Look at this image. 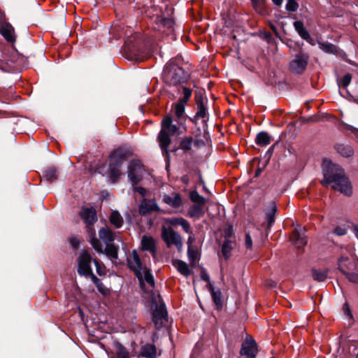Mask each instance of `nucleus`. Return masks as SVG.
Returning <instances> with one entry per match:
<instances>
[{
    "mask_svg": "<svg viewBox=\"0 0 358 358\" xmlns=\"http://www.w3.org/2000/svg\"><path fill=\"white\" fill-rule=\"evenodd\" d=\"M199 255L197 248L194 247L188 248L187 256L192 265H194L196 264V262L199 259Z\"/></svg>",
    "mask_w": 358,
    "mask_h": 358,
    "instance_id": "obj_30",
    "label": "nucleus"
},
{
    "mask_svg": "<svg viewBox=\"0 0 358 358\" xmlns=\"http://www.w3.org/2000/svg\"><path fill=\"white\" fill-rule=\"evenodd\" d=\"M0 34L9 43H14L16 35L14 27L8 22H2L0 25Z\"/></svg>",
    "mask_w": 358,
    "mask_h": 358,
    "instance_id": "obj_16",
    "label": "nucleus"
},
{
    "mask_svg": "<svg viewBox=\"0 0 358 358\" xmlns=\"http://www.w3.org/2000/svg\"><path fill=\"white\" fill-rule=\"evenodd\" d=\"M350 129L355 133V134H358V129L351 127Z\"/></svg>",
    "mask_w": 358,
    "mask_h": 358,
    "instance_id": "obj_61",
    "label": "nucleus"
},
{
    "mask_svg": "<svg viewBox=\"0 0 358 358\" xmlns=\"http://www.w3.org/2000/svg\"><path fill=\"white\" fill-rule=\"evenodd\" d=\"M201 278L205 282H209L210 281V276L208 274V273L205 270H202L201 272Z\"/></svg>",
    "mask_w": 358,
    "mask_h": 358,
    "instance_id": "obj_53",
    "label": "nucleus"
},
{
    "mask_svg": "<svg viewBox=\"0 0 358 358\" xmlns=\"http://www.w3.org/2000/svg\"><path fill=\"white\" fill-rule=\"evenodd\" d=\"M183 96L180 98L178 102L185 104L192 96V90L187 87H182Z\"/></svg>",
    "mask_w": 358,
    "mask_h": 358,
    "instance_id": "obj_38",
    "label": "nucleus"
},
{
    "mask_svg": "<svg viewBox=\"0 0 358 358\" xmlns=\"http://www.w3.org/2000/svg\"><path fill=\"white\" fill-rule=\"evenodd\" d=\"M305 232V228L297 226L290 236V241L298 248L304 247L307 243Z\"/></svg>",
    "mask_w": 358,
    "mask_h": 358,
    "instance_id": "obj_12",
    "label": "nucleus"
},
{
    "mask_svg": "<svg viewBox=\"0 0 358 358\" xmlns=\"http://www.w3.org/2000/svg\"><path fill=\"white\" fill-rule=\"evenodd\" d=\"M184 220L182 217H172L168 220V222L173 226H180Z\"/></svg>",
    "mask_w": 358,
    "mask_h": 358,
    "instance_id": "obj_46",
    "label": "nucleus"
},
{
    "mask_svg": "<svg viewBox=\"0 0 358 358\" xmlns=\"http://www.w3.org/2000/svg\"><path fill=\"white\" fill-rule=\"evenodd\" d=\"M106 254L114 259L117 258V248L113 244H107L105 249Z\"/></svg>",
    "mask_w": 358,
    "mask_h": 358,
    "instance_id": "obj_35",
    "label": "nucleus"
},
{
    "mask_svg": "<svg viewBox=\"0 0 358 358\" xmlns=\"http://www.w3.org/2000/svg\"><path fill=\"white\" fill-rule=\"evenodd\" d=\"M163 23H164V24H169V25H171V24H172V22H171V20H169V19H164V20H163Z\"/></svg>",
    "mask_w": 358,
    "mask_h": 358,
    "instance_id": "obj_59",
    "label": "nucleus"
},
{
    "mask_svg": "<svg viewBox=\"0 0 358 358\" xmlns=\"http://www.w3.org/2000/svg\"><path fill=\"white\" fill-rule=\"evenodd\" d=\"M350 351L352 352L356 357L358 356V346L356 343H353L350 347Z\"/></svg>",
    "mask_w": 358,
    "mask_h": 358,
    "instance_id": "obj_54",
    "label": "nucleus"
},
{
    "mask_svg": "<svg viewBox=\"0 0 358 358\" xmlns=\"http://www.w3.org/2000/svg\"><path fill=\"white\" fill-rule=\"evenodd\" d=\"M110 221L115 227L120 228L123 223V218L117 211H113L110 216Z\"/></svg>",
    "mask_w": 358,
    "mask_h": 358,
    "instance_id": "obj_29",
    "label": "nucleus"
},
{
    "mask_svg": "<svg viewBox=\"0 0 358 358\" xmlns=\"http://www.w3.org/2000/svg\"><path fill=\"white\" fill-rule=\"evenodd\" d=\"M162 238L168 248L175 245L179 251L182 250V238L180 235L176 232L171 227H162Z\"/></svg>",
    "mask_w": 358,
    "mask_h": 358,
    "instance_id": "obj_7",
    "label": "nucleus"
},
{
    "mask_svg": "<svg viewBox=\"0 0 358 358\" xmlns=\"http://www.w3.org/2000/svg\"><path fill=\"white\" fill-rule=\"evenodd\" d=\"M163 78L167 84L176 85L185 82L187 79V74L180 66L169 64L164 70Z\"/></svg>",
    "mask_w": 358,
    "mask_h": 358,
    "instance_id": "obj_5",
    "label": "nucleus"
},
{
    "mask_svg": "<svg viewBox=\"0 0 358 358\" xmlns=\"http://www.w3.org/2000/svg\"><path fill=\"white\" fill-rule=\"evenodd\" d=\"M86 276H90L94 284L98 283L100 280L92 273V271H90V273H87Z\"/></svg>",
    "mask_w": 358,
    "mask_h": 358,
    "instance_id": "obj_55",
    "label": "nucleus"
},
{
    "mask_svg": "<svg viewBox=\"0 0 358 358\" xmlns=\"http://www.w3.org/2000/svg\"><path fill=\"white\" fill-rule=\"evenodd\" d=\"M272 1L275 5L280 6L282 5L283 0H272Z\"/></svg>",
    "mask_w": 358,
    "mask_h": 358,
    "instance_id": "obj_58",
    "label": "nucleus"
},
{
    "mask_svg": "<svg viewBox=\"0 0 358 358\" xmlns=\"http://www.w3.org/2000/svg\"><path fill=\"white\" fill-rule=\"evenodd\" d=\"M163 201L173 208H178L182 205V199L178 193H173L170 195L165 194Z\"/></svg>",
    "mask_w": 358,
    "mask_h": 358,
    "instance_id": "obj_18",
    "label": "nucleus"
},
{
    "mask_svg": "<svg viewBox=\"0 0 358 358\" xmlns=\"http://www.w3.org/2000/svg\"><path fill=\"white\" fill-rule=\"evenodd\" d=\"M260 173H261V169H259L258 170H257V171H256V173H255V176H256V177L259 176V175L260 174Z\"/></svg>",
    "mask_w": 358,
    "mask_h": 358,
    "instance_id": "obj_62",
    "label": "nucleus"
},
{
    "mask_svg": "<svg viewBox=\"0 0 358 358\" xmlns=\"http://www.w3.org/2000/svg\"><path fill=\"white\" fill-rule=\"evenodd\" d=\"M185 105L182 103L177 102L174 104V113L178 120H181L183 118L185 113Z\"/></svg>",
    "mask_w": 358,
    "mask_h": 358,
    "instance_id": "obj_31",
    "label": "nucleus"
},
{
    "mask_svg": "<svg viewBox=\"0 0 358 358\" xmlns=\"http://www.w3.org/2000/svg\"><path fill=\"white\" fill-rule=\"evenodd\" d=\"M348 260V258L347 257H341L339 258L338 259V269L341 271H343L344 269L343 268V266H342V263L343 262H345Z\"/></svg>",
    "mask_w": 358,
    "mask_h": 358,
    "instance_id": "obj_56",
    "label": "nucleus"
},
{
    "mask_svg": "<svg viewBox=\"0 0 358 358\" xmlns=\"http://www.w3.org/2000/svg\"><path fill=\"white\" fill-rule=\"evenodd\" d=\"M127 263L129 268L134 272L135 275L137 273L140 274L141 271L146 267L143 266L141 259L135 250L128 255Z\"/></svg>",
    "mask_w": 358,
    "mask_h": 358,
    "instance_id": "obj_14",
    "label": "nucleus"
},
{
    "mask_svg": "<svg viewBox=\"0 0 358 358\" xmlns=\"http://www.w3.org/2000/svg\"><path fill=\"white\" fill-rule=\"evenodd\" d=\"M190 199L194 203H195L197 205L205 204V199L196 191L191 192Z\"/></svg>",
    "mask_w": 358,
    "mask_h": 358,
    "instance_id": "obj_34",
    "label": "nucleus"
},
{
    "mask_svg": "<svg viewBox=\"0 0 358 358\" xmlns=\"http://www.w3.org/2000/svg\"><path fill=\"white\" fill-rule=\"evenodd\" d=\"M348 279L349 281L357 283L358 282V273H348L345 270L341 271Z\"/></svg>",
    "mask_w": 358,
    "mask_h": 358,
    "instance_id": "obj_42",
    "label": "nucleus"
},
{
    "mask_svg": "<svg viewBox=\"0 0 358 358\" xmlns=\"http://www.w3.org/2000/svg\"><path fill=\"white\" fill-rule=\"evenodd\" d=\"M354 233L357 238L358 239V227H354Z\"/></svg>",
    "mask_w": 358,
    "mask_h": 358,
    "instance_id": "obj_60",
    "label": "nucleus"
},
{
    "mask_svg": "<svg viewBox=\"0 0 358 358\" xmlns=\"http://www.w3.org/2000/svg\"><path fill=\"white\" fill-rule=\"evenodd\" d=\"M277 212V206L275 203H272L266 212V220L268 222V227H271L275 221V215Z\"/></svg>",
    "mask_w": 358,
    "mask_h": 358,
    "instance_id": "obj_28",
    "label": "nucleus"
},
{
    "mask_svg": "<svg viewBox=\"0 0 358 358\" xmlns=\"http://www.w3.org/2000/svg\"><path fill=\"white\" fill-rule=\"evenodd\" d=\"M323 176L322 184L324 186H331L335 190H338L346 196H350L352 193V186L346 178L343 169L338 165L332 164L325 159L323 162Z\"/></svg>",
    "mask_w": 358,
    "mask_h": 358,
    "instance_id": "obj_1",
    "label": "nucleus"
},
{
    "mask_svg": "<svg viewBox=\"0 0 358 358\" xmlns=\"http://www.w3.org/2000/svg\"><path fill=\"white\" fill-rule=\"evenodd\" d=\"M189 214L192 217H201L204 214L203 205H193L189 211Z\"/></svg>",
    "mask_w": 358,
    "mask_h": 358,
    "instance_id": "obj_26",
    "label": "nucleus"
},
{
    "mask_svg": "<svg viewBox=\"0 0 358 358\" xmlns=\"http://www.w3.org/2000/svg\"><path fill=\"white\" fill-rule=\"evenodd\" d=\"M257 352V344L251 338H246L242 344L241 354L246 358H255Z\"/></svg>",
    "mask_w": 358,
    "mask_h": 358,
    "instance_id": "obj_13",
    "label": "nucleus"
},
{
    "mask_svg": "<svg viewBox=\"0 0 358 358\" xmlns=\"http://www.w3.org/2000/svg\"><path fill=\"white\" fill-rule=\"evenodd\" d=\"M294 26L295 29L302 38L305 40H308L310 38L309 33L304 27L303 23L302 22L296 21L294 22Z\"/></svg>",
    "mask_w": 358,
    "mask_h": 358,
    "instance_id": "obj_23",
    "label": "nucleus"
},
{
    "mask_svg": "<svg viewBox=\"0 0 358 358\" xmlns=\"http://www.w3.org/2000/svg\"><path fill=\"white\" fill-rule=\"evenodd\" d=\"M299 5L295 0H287L286 4V9L289 11H296L298 9Z\"/></svg>",
    "mask_w": 358,
    "mask_h": 358,
    "instance_id": "obj_44",
    "label": "nucleus"
},
{
    "mask_svg": "<svg viewBox=\"0 0 358 358\" xmlns=\"http://www.w3.org/2000/svg\"><path fill=\"white\" fill-rule=\"evenodd\" d=\"M95 285L101 294L106 296L109 294V289L104 286L101 280L98 283H96Z\"/></svg>",
    "mask_w": 358,
    "mask_h": 358,
    "instance_id": "obj_45",
    "label": "nucleus"
},
{
    "mask_svg": "<svg viewBox=\"0 0 358 358\" xmlns=\"http://www.w3.org/2000/svg\"><path fill=\"white\" fill-rule=\"evenodd\" d=\"M141 248L142 250L149 252L154 257L157 255L156 241L150 236L143 235L142 236Z\"/></svg>",
    "mask_w": 358,
    "mask_h": 358,
    "instance_id": "obj_15",
    "label": "nucleus"
},
{
    "mask_svg": "<svg viewBox=\"0 0 358 358\" xmlns=\"http://www.w3.org/2000/svg\"><path fill=\"white\" fill-rule=\"evenodd\" d=\"M152 320L156 329H161L167 320V312L164 303L156 305L152 313Z\"/></svg>",
    "mask_w": 358,
    "mask_h": 358,
    "instance_id": "obj_10",
    "label": "nucleus"
},
{
    "mask_svg": "<svg viewBox=\"0 0 358 358\" xmlns=\"http://www.w3.org/2000/svg\"><path fill=\"white\" fill-rule=\"evenodd\" d=\"M180 227L187 234H192V229L189 222L186 220H182Z\"/></svg>",
    "mask_w": 358,
    "mask_h": 358,
    "instance_id": "obj_49",
    "label": "nucleus"
},
{
    "mask_svg": "<svg viewBox=\"0 0 358 358\" xmlns=\"http://www.w3.org/2000/svg\"><path fill=\"white\" fill-rule=\"evenodd\" d=\"M117 358H129V352L127 351L125 348L122 345H119L117 350Z\"/></svg>",
    "mask_w": 358,
    "mask_h": 358,
    "instance_id": "obj_43",
    "label": "nucleus"
},
{
    "mask_svg": "<svg viewBox=\"0 0 358 358\" xmlns=\"http://www.w3.org/2000/svg\"><path fill=\"white\" fill-rule=\"evenodd\" d=\"M134 191L138 192L143 199L139 206V213L145 215L152 211L159 210L155 199L152 198V192L142 187H134Z\"/></svg>",
    "mask_w": 358,
    "mask_h": 358,
    "instance_id": "obj_6",
    "label": "nucleus"
},
{
    "mask_svg": "<svg viewBox=\"0 0 358 358\" xmlns=\"http://www.w3.org/2000/svg\"><path fill=\"white\" fill-rule=\"evenodd\" d=\"M136 276L138 278L142 289L145 292H147V290L145 289V282H146L151 288L154 287V278L147 267L141 271L140 274L137 273Z\"/></svg>",
    "mask_w": 358,
    "mask_h": 358,
    "instance_id": "obj_17",
    "label": "nucleus"
},
{
    "mask_svg": "<svg viewBox=\"0 0 358 358\" xmlns=\"http://www.w3.org/2000/svg\"><path fill=\"white\" fill-rule=\"evenodd\" d=\"M57 174L56 169L50 168L45 171L43 177L46 180L52 182L57 178Z\"/></svg>",
    "mask_w": 358,
    "mask_h": 358,
    "instance_id": "obj_33",
    "label": "nucleus"
},
{
    "mask_svg": "<svg viewBox=\"0 0 358 358\" xmlns=\"http://www.w3.org/2000/svg\"><path fill=\"white\" fill-rule=\"evenodd\" d=\"M210 287L211 289V295L217 307L222 306L221 292L220 291L214 290L211 285H210Z\"/></svg>",
    "mask_w": 358,
    "mask_h": 358,
    "instance_id": "obj_36",
    "label": "nucleus"
},
{
    "mask_svg": "<svg viewBox=\"0 0 358 358\" xmlns=\"http://www.w3.org/2000/svg\"><path fill=\"white\" fill-rule=\"evenodd\" d=\"M312 276L315 280L323 282L327 277V270L313 268Z\"/></svg>",
    "mask_w": 358,
    "mask_h": 358,
    "instance_id": "obj_25",
    "label": "nucleus"
},
{
    "mask_svg": "<svg viewBox=\"0 0 358 358\" xmlns=\"http://www.w3.org/2000/svg\"><path fill=\"white\" fill-rule=\"evenodd\" d=\"M343 314L345 315H346L347 317H348L349 318H352V314H351V312H350V308H349V306L347 303H345L344 305H343Z\"/></svg>",
    "mask_w": 358,
    "mask_h": 358,
    "instance_id": "obj_51",
    "label": "nucleus"
},
{
    "mask_svg": "<svg viewBox=\"0 0 358 358\" xmlns=\"http://www.w3.org/2000/svg\"><path fill=\"white\" fill-rule=\"evenodd\" d=\"M207 115V109L202 101L197 103L196 116L201 118H205Z\"/></svg>",
    "mask_w": 358,
    "mask_h": 358,
    "instance_id": "obj_37",
    "label": "nucleus"
},
{
    "mask_svg": "<svg viewBox=\"0 0 358 358\" xmlns=\"http://www.w3.org/2000/svg\"><path fill=\"white\" fill-rule=\"evenodd\" d=\"M144 169L139 161H131L128 166V177L132 183L133 188L136 187L143 178Z\"/></svg>",
    "mask_w": 358,
    "mask_h": 358,
    "instance_id": "obj_8",
    "label": "nucleus"
},
{
    "mask_svg": "<svg viewBox=\"0 0 358 358\" xmlns=\"http://www.w3.org/2000/svg\"><path fill=\"white\" fill-rule=\"evenodd\" d=\"M351 80H352L351 75L349 73H347L338 82V85L343 88H346L348 86V85L350 83Z\"/></svg>",
    "mask_w": 358,
    "mask_h": 358,
    "instance_id": "obj_41",
    "label": "nucleus"
},
{
    "mask_svg": "<svg viewBox=\"0 0 358 358\" xmlns=\"http://www.w3.org/2000/svg\"><path fill=\"white\" fill-rule=\"evenodd\" d=\"M334 234L340 236H344L347 234V229L343 227L338 226L334 229Z\"/></svg>",
    "mask_w": 358,
    "mask_h": 358,
    "instance_id": "obj_48",
    "label": "nucleus"
},
{
    "mask_svg": "<svg viewBox=\"0 0 358 358\" xmlns=\"http://www.w3.org/2000/svg\"><path fill=\"white\" fill-rule=\"evenodd\" d=\"M92 257L90 255L85 251L82 252L78 257V273L80 275H87L90 273Z\"/></svg>",
    "mask_w": 358,
    "mask_h": 358,
    "instance_id": "obj_11",
    "label": "nucleus"
},
{
    "mask_svg": "<svg viewBox=\"0 0 358 358\" xmlns=\"http://www.w3.org/2000/svg\"><path fill=\"white\" fill-rule=\"evenodd\" d=\"M232 250V242L229 240H225L222 247V252L225 259H228Z\"/></svg>",
    "mask_w": 358,
    "mask_h": 358,
    "instance_id": "obj_32",
    "label": "nucleus"
},
{
    "mask_svg": "<svg viewBox=\"0 0 358 358\" xmlns=\"http://www.w3.org/2000/svg\"><path fill=\"white\" fill-rule=\"evenodd\" d=\"M134 58H135V57H128V59H134Z\"/></svg>",
    "mask_w": 358,
    "mask_h": 358,
    "instance_id": "obj_63",
    "label": "nucleus"
},
{
    "mask_svg": "<svg viewBox=\"0 0 358 358\" xmlns=\"http://www.w3.org/2000/svg\"><path fill=\"white\" fill-rule=\"evenodd\" d=\"M178 124H174L171 116L165 117L161 123V131L158 135L159 146L162 151L168 154V147L171 143V135H180L185 132L186 128L181 120H177Z\"/></svg>",
    "mask_w": 358,
    "mask_h": 358,
    "instance_id": "obj_2",
    "label": "nucleus"
},
{
    "mask_svg": "<svg viewBox=\"0 0 358 358\" xmlns=\"http://www.w3.org/2000/svg\"><path fill=\"white\" fill-rule=\"evenodd\" d=\"M80 216L87 225L90 235V243L94 249L99 253L103 252V246L101 242L96 238L94 229L92 225L96 221V211L93 208H84L80 212Z\"/></svg>",
    "mask_w": 358,
    "mask_h": 358,
    "instance_id": "obj_4",
    "label": "nucleus"
},
{
    "mask_svg": "<svg viewBox=\"0 0 358 358\" xmlns=\"http://www.w3.org/2000/svg\"><path fill=\"white\" fill-rule=\"evenodd\" d=\"M253 8L259 13L264 12V0H251Z\"/></svg>",
    "mask_w": 358,
    "mask_h": 358,
    "instance_id": "obj_39",
    "label": "nucleus"
},
{
    "mask_svg": "<svg viewBox=\"0 0 358 358\" xmlns=\"http://www.w3.org/2000/svg\"><path fill=\"white\" fill-rule=\"evenodd\" d=\"M319 47L324 52L337 54L338 50L336 45L328 42H319Z\"/></svg>",
    "mask_w": 358,
    "mask_h": 358,
    "instance_id": "obj_27",
    "label": "nucleus"
},
{
    "mask_svg": "<svg viewBox=\"0 0 358 358\" xmlns=\"http://www.w3.org/2000/svg\"><path fill=\"white\" fill-rule=\"evenodd\" d=\"M245 245L248 249H252V241L250 236L248 234L245 235Z\"/></svg>",
    "mask_w": 358,
    "mask_h": 358,
    "instance_id": "obj_50",
    "label": "nucleus"
},
{
    "mask_svg": "<svg viewBox=\"0 0 358 358\" xmlns=\"http://www.w3.org/2000/svg\"><path fill=\"white\" fill-rule=\"evenodd\" d=\"M70 242L73 248H77L79 245L80 241L77 238H72Z\"/></svg>",
    "mask_w": 358,
    "mask_h": 358,
    "instance_id": "obj_57",
    "label": "nucleus"
},
{
    "mask_svg": "<svg viewBox=\"0 0 358 358\" xmlns=\"http://www.w3.org/2000/svg\"><path fill=\"white\" fill-rule=\"evenodd\" d=\"M100 238L106 244L113 241L115 238V234L108 228H102L99 232Z\"/></svg>",
    "mask_w": 358,
    "mask_h": 358,
    "instance_id": "obj_20",
    "label": "nucleus"
},
{
    "mask_svg": "<svg viewBox=\"0 0 358 358\" xmlns=\"http://www.w3.org/2000/svg\"><path fill=\"white\" fill-rule=\"evenodd\" d=\"M189 234V236L188 237L187 242L188 248L193 247L192 244L195 242V237H194V235L193 234V232L192 231V234Z\"/></svg>",
    "mask_w": 358,
    "mask_h": 358,
    "instance_id": "obj_52",
    "label": "nucleus"
},
{
    "mask_svg": "<svg viewBox=\"0 0 358 358\" xmlns=\"http://www.w3.org/2000/svg\"><path fill=\"white\" fill-rule=\"evenodd\" d=\"M141 353L145 358H157V348L152 344H147L143 346Z\"/></svg>",
    "mask_w": 358,
    "mask_h": 358,
    "instance_id": "obj_19",
    "label": "nucleus"
},
{
    "mask_svg": "<svg viewBox=\"0 0 358 358\" xmlns=\"http://www.w3.org/2000/svg\"><path fill=\"white\" fill-rule=\"evenodd\" d=\"M308 61V56L304 53H299L289 63L290 71L296 74H300L306 69Z\"/></svg>",
    "mask_w": 358,
    "mask_h": 358,
    "instance_id": "obj_9",
    "label": "nucleus"
},
{
    "mask_svg": "<svg viewBox=\"0 0 358 358\" xmlns=\"http://www.w3.org/2000/svg\"><path fill=\"white\" fill-rule=\"evenodd\" d=\"M131 155L129 148H120L111 153L109 157V176L115 182L121 175L120 167L124 160Z\"/></svg>",
    "mask_w": 358,
    "mask_h": 358,
    "instance_id": "obj_3",
    "label": "nucleus"
},
{
    "mask_svg": "<svg viewBox=\"0 0 358 358\" xmlns=\"http://www.w3.org/2000/svg\"><path fill=\"white\" fill-rule=\"evenodd\" d=\"M336 150L338 153L345 157H350L353 155L354 150L351 146L344 144H338L336 146Z\"/></svg>",
    "mask_w": 358,
    "mask_h": 358,
    "instance_id": "obj_22",
    "label": "nucleus"
},
{
    "mask_svg": "<svg viewBox=\"0 0 358 358\" xmlns=\"http://www.w3.org/2000/svg\"><path fill=\"white\" fill-rule=\"evenodd\" d=\"M173 265L182 275L185 276L190 275L191 271L189 268L188 265L185 262L180 259H175L173 260Z\"/></svg>",
    "mask_w": 358,
    "mask_h": 358,
    "instance_id": "obj_21",
    "label": "nucleus"
},
{
    "mask_svg": "<svg viewBox=\"0 0 358 358\" xmlns=\"http://www.w3.org/2000/svg\"><path fill=\"white\" fill-rule=\"evenodd\" d=\"M96 266V272L99 275H105V267L101 265L96 259H94Z\"/></svg>",
    "mask_w": 358,
    "mask_h": 358,
    "instance_id": "obj_47",
    "label": "nucleus"
},
{
    "mask_svg": "<svg viewBox=\"0 0 358 358\" xmlns=\"http://www.w3.org/2000/svg\"><path fill=\"white\" fill-rule=\"evenodd\" d=\"M255 142L258 145L266 146L271 143V138L266 132H260L257 135Z\"/></svg>",
    "mask_w": 358,
    "mask_h": 358,
    "instance_id": "obj_24",
    "label": "nucleus"
},
{
    "mask_svg": "<svg viewBox=\"0 0 358 358\" xmlns=\"http://www.w3.org/2000/svg\"><path fill=\"white\" fill-rule=\"evenodd\" d=\"M192 138H185L182 140L180 144V148L183 150H189L192 148Z\"/></svg>",
    "mask_w": 358,
    "mask_h": 358,
    "instance_id": "obj_40",
    "label": "nucleus"
}]
</instances>
